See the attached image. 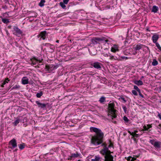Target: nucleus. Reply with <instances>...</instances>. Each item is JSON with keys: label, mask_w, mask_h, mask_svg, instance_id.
<instances>
[{"label": "nucleus", "mask_w": 161, "mask_h": 161, "mask_svg": "<svg viewBox=\"0 0 161 161\" xmlns=\"http://www.w3.org/2000/svg\"><path fill=\"white\" fill-rule=\"evenodd\" d=\"M114 106L115 104L114 102L111 103H110L108 104V112L113 115L111 116L112 119L113 118H115L117 117V115L115 114L116 110L114 109Z\"/></svg>", "instance_id": "nucleus-3"}, {"label": "nucleus", "mask_w": 161, "mask_h": 161, "mask_svg": "<svg viewBox=\"0 0 161 161\" xmlns=\"http://www.w3.org/2000/svg\"><path fill=\"white\" fill-rule=\"evenodd\" d=\"M69 0H63V3L65 4H67Z\"/></svg>", "instance_id": "nucleus-42"}, {"label": "nucleus", "mask_w": 161, "mask_h": 161, "mask_svg": "<svg viewBox=\"0 0 161 161\" xmlns=\"http://www.w3.org/2000/svg\"><path fill=\"white\" fill-rule=\"evenodd\" d=\"M18 146L19 148L21 150L23 149L25 147V144L24 143L20 144L18 145Z\"/></svg>", "instance_id": "nucleus-29"}, {"label": "nucleus", "mask_w": 161, "mask_h": 161, "mask_svg": "<svg viewBox=\"0 0 161 161\" xmlns=\"http://www.w3.org/2000/svg\"><path fill=\"white\" fill-rule=\"evenodd\" d=\"M79 156V154L77 152H76V153L71 154L70 157L72 158H76L78 157Z\"/></svg>", "instance_id": "nucleus-21"}, {"label": "nucleus", "mask_w": 161, "mask_h": 161, "mask_svg": "<svg viewBox=\"0 0 161 161\" xmlns=\"http://www.w3.org/2000/svg\"><path fill=\"white\" fill-rule=\"evenodd\" d=\"M45 2V0H41L39 4V5L41 7H43L44 6V3Z\"/></svg>", "instance_id": "nucleus-23"}, {"label": "nucleus", "mask_w": 161, "mask_h": 161, "mask_svg": "<svg viewBox=\"0 0 161 161\" xmlns=\"http://www.w3.org/2000/svg\"><path fill=\"white\" fill-rule=\"evenodd\" d=\"M137 53V52H136L135 51V53H133V55H136V54Z\"/></svg>", "instance_id": "nucleus-63"}, {"label": "nucleus", "mask_w": 161, "mask_h": 161, "mask_svg": "<svg viewBox=\"0 0 161 161\" xmlns=\"http://www.w3.org/2000/svg\"><path fill=\"white\" fill-rule=\"evenodd\" d=\"M58 67V65H54L53 64H49V65H46L45 68L48 70L49 71L56 69Z\"/></svg>", "instance_id": "nucleus-6"}, {"label": "nucleus", "mask_w": 161, "mask_h": 161, "mask_svg": "<svg viewBox=\"0 0 161 161\" xmlns=\"http://www.w3.org/2000/svg\"><path fill=\"white\" fill-rule=\"evenodd\" d=\"M138 92L139 96L142 97L143 98L144 96L141 93L140 90L139 91H138Z\"/></svg>", "instance_id": "nucleus-38"}, {"label": "nucleus", "mask_w": 161, "mask_h": 161, "mask_svg": "<svg viewBox=\"0 0 161 161\" xmlns=\"http://www.w3.org/2000/svg\"><path fill=\"white\" fill-rule=\"evenodd\" d=\"M46 32L45 31L41 32L38 35V36L41 37L40 39L42 38L43 40H44L46 38Z\"/></svg>", "instance_id": "nucleus-12"}, {"label": "nucleus", "mask_w": 161, "mask_h": 161, "mask_svg": "<svg viewBox=\"0 0 161 161\" xmlns=\"http://www.w3.org/2000/svg\"><path fill=\"white\" fill-rule=\"evenodd\" d=\"M159 38V35L157 34L154 35L152 37V39L153 43H156Z\"/></svg>", "instance_id": "nucleus-11"}, {"label": "nucleus", "mask_w": 161, "mask_h": 161, "mask_svg": "<svg viewBox=\"0 0 161 161\" xmlns=\"http://www.w3.org/2000/svg\"><path fill=\"white\" fill-rule=\"evenodd\" d=\"M158 7L156 6H153L152 10V12H153L154 13H156L157 11L158 10Z\"/></svg>", "instance_id": "nucleus-18"}, {"label": "nucleus", "mask_w": 161, "mask_h": 161, "mask_svg": "<svg viewBox=\"0 0 161 161\" xmlns=\"http://www.w3.org/2000/svg\"><path fill=\"white\" fill-rule=\"evenodd\" d=\"M65 4L63 2H61L59 4L60 6L63 8H65L66 6L64 4Z\"/></svg>", "instance_id": "nucleus-30"}, {"label": "nucleus", "mask_w": 161, "mask_h": 161, "mask_svg": "<svg viewBox=\"0 0 161 161\" xmlns=\"http://www.w3.org/2000/svg\"><path fill=\"white\" fill-rule=\"evenodd\" d=\"M132 93L135 96H137L138 95L136 91L135 90H132Z\"/></svg>", "instance_id": "nucleus-33"}, {"label": "nucleus", "mask_w": 161, "mask_h": 161, "mask_svg": "<svg viewBox=\"0 0 161 161\" xmlns=\"http://www.w3.org/2000/svg\"><path fill=\"white\" fill-rule=\"evenodd\" d=\"M149 142L153 146L154 143L155 142L154 140H150Z\"/></svg>", "instance_id": "nucleus-36"}, {"label": "nucleus", "mask_w": 161, "mask_h": 161, "mask_svg": "<svg viewBox=\"0 0 161 161\" xmlns=\"http://www.w3.org/2000/svg\"><path fill=\"white\" fill-rule=\"evenodd\" d=\"M123 108L124 110V111L125 112L126 111L127 108L126 106H124L123 107Z\"/></svg>", "instance_id": "nucleus-46"}, {"label": "nucleus", "mask_w": 161, "mask_h": 161, "mask_svg": "<svg viewBox=\"0 0 161 161\" xmlns=\"http://www.w3.org/2000/svg\"><path fill=\"white\" fill-rule=\"evenodd\" d=\"M42 60H38L35 57H34L31 59V64L33 65L36 64L39 62L40 63H42Z\"/></svg>", "instance_id": "nucleus-7"}, {"label": "nucleus", "mask_w": 161, "mask_h": 161, "mask_svg": "<svg viewBox=\"0 0 161 161\" xmlns=\"http://www.w3.org/2000/svg\"><path fill=\"white\" fill-rule=\"evenodd\" d=\"M113 144L112 143H110V144L108 146V148H110L111 147H113Z\"/></svg>", "instance_id": "nucleus-48"}, {"label": "nucleus", "mask_w": 161, "mask_h": 161, "mask_svg": "<svg viewBox=\"0 0 161 161\" xmlns=\"http://www.w3.org/2000/svg\"><path fill=\"white\" fill-rule=\"evenodd\" d=\"M144 77L143 76H142L141 78V80H142V79L144 78Z\"/></svg>", "instance_id": "nucleus-64"}, {"label": "nucleus", "mask_w": 161, "mask_h": 161, "mask_svg": "<svg viewBox=\"0 0 161 161\" xmlns=\"http://www.w3.org/2000/svg\"><path fill=\"white\" fill-rule=\"evenodd\" d=\"M134 88L137 92L139 91L140 90V89L138 88V87L135 85L134 86Z\"/></svg>", "instance_id": "nucleus-35"}, {"label": "nucleus", "mask_w": 161, "mask_h": 161, "mask_svg": "<svg viewBox=\"0 0 161 161\" xmlns=\"http://www.w3.org/2000/svg\"><path fill=\"white\" fill-rule=\"evenodd\" d=\"M156 44V46L158 48L159 50H161V47H160L159 44L157 42L155 43Z\"/></svg>", "instance_id": "nucleus-32"}, {"label": "nucleus", "mask_w": 161, "mask_h": 161, "mask_svg": "<svg viewBox=\"0 0 161 161\" xmlns=\"http://www.w3.org/2000/svg\"><path fill=\"white\" fill-rule=\"evenodd\" d=\"M0 18H1L2 21L4 23L7 24L9 22L8 19L6 18H3L2 16H0Z\"/></svg>", "instance_id": "nucleus-16"}, {"label": "nucleus", "mask_w": 161, "mask_h": 161, "mask_svg": "<svg viewBox=\"0 0 161 161\" xmlns=\"http://www.w3.org/2000/svg\"><path fill=\"white\" fill-rule=\"evenodd\" d=\"M108 40L106 39V38L105 37H102L101 38L95 37L91 40V42L92 44L95 45L97 44H103L105 45Z\"/></svg>", "instance_id": "nucleus-2"}, {"label": "nucleus", "mask_w": 161, "mask_h": 161, "mask_svg": "<svg viewBox=\"0 0 161 161\" xmlns=\"http://www.w3.org/2000/svg\"><path fill=\"white\" fill-rule=\"evenodd\" d=\"M5 80H6L7 81H9V80L8 78H7L5 79Z\"/></svg>", "instance_id": "nucleus-59"}, {"label": "nucleus", "mask_w": 161, "mask_h": 161, "mask_svg": "<svg viewBox=\"0 0 161 161\" xmlns=\"http://www.w3.org/2000/svg\"><path fill=\"white\" fill-rule=\"evenodd\" d=\"M13 29L14 31H15V32L14 33V34L17 36H19V35H21L22 33V32L21 30L17 26H14L13 27Z\"/></svg>", "instance_id": "nucleus-5"}, {"label": "nucleus", "mask_w": 161, "mask_h": 161, "mask_svg": "<svg viewBox=\"0 0 161 161\" xmlns=\"http://www.w3.org/2000/svg\"><path fill=\"white\" fill-rule=\"evenodd\" d=\"M65 14H65V13H63V14H60L59 15V16H60V17H61V16H63V15H65Z\"/></svg>", "instance_id": "nucleus-57"}, {"label": "nucleus", "mask_w": 161, "mask_h": 161, "mask_svg": "<svg viewBox=\"0 0 161 161\" xmlns=\"http://www.w3.org/2000/svg\"><path fill=\"white\" fill-rule=\"evenodd\" d=\"M9 145L12 146V147H9V148L13 149L17 147L16 140L14 138L13 139L9 142Z\"/></svg>", "instance_id": "nucleus-4"}, {"label": "nucleus", "mask_w": 161, "mask_h": 161, "mask_svg": "<svg viewBox=\"0 0 161 161\" xmlns=\"http://www.w3.org/2000/svg\"><path fill=\"white\" fill-rule=\"evenodd\" d=\"M28 80V79L26 77H23L22 79V83L24 85L27 84L29 82Z\"/></svg>", "instance_id": "nucleus-15"}, {"label": "nucleus", "mask_w": 161, "mask_h": 161, "mask_svg": "<svg viewBox=\"0 0 161 161\" xmlns=\"http://www.w3.org/2000/svg\"><path fill=\"white\" fill-rule=\"evenodd\" d=\"M72 158H71L70 157V156L68 158H67V159L68 160H71L72 159Z\"/></svg>", "instance_id": "nucleus-58"}, {"label": "nucleus", "mask_w": 161, "mask_h": 161, "mask_svg": "<svg viewBox=\"0 0 161 161\" xmlns=\"http://www.w3.org/2000/svg\"><path fill=\"white\" fill-rule=\"evenodd\" d=\"M146 31H150V30H149V29L148 28H146Z\"/></svg>", "instance_id": "nucleus-62"}, {"label": "nucleus", "mask_w": 161, "mask_h": 161, "mask_svg": "<svg viewBox=\"0 0 161 161\" xmlns=\"http://www.w3.org/2000/svg\"><path fill=\"white\" fill-rule=\"evenodd\" d=\"M161 142H155L154 144V147L156 149L160 148L161 147Z\"/></svg>", "instance_id": "nucleus-13"}, {"label": "nucleus", "mask_w": 161, "mask_h": 161, "mask_svg": "<svg viewBox=\"0 0 161 161\" xmlns=\"http://www.w3.org/2000/svg\"><path fill=\"white\" fill-rule=\"evenodd\" d=\"M159 61L161 63V56L159 57L158 58Z\"/></svg>", "instance_id": "nucleus-56"}, {"label": "nucleus", "mask_w": 161, "mask_h": 161, "mask_svg": "<svg viewBox=\"0 0 161 161\" xmlns=\"http://www.w3.org/2000/svg\"><path fill=\"white\" fill-rule=\"evenodd\" d=\"M123 119L126 123H128L129 121V119L128 118L125 116H124L123 117Z\"/></svg>", "instance_id": "nucleus-31"}, {"label": "nucleus", "mask_w": 161, "mask_h": 161, "mask_svg": "<svg viewBox=\"0 0 161 161\" xmlns=\"http://www.w3.org/2000/svg\"><path fill=\"white\" fill-rule=\"evenodd\" d=\"M134 83L138 86H141L143 84L142 82L140 80H135L134 81Z\"/></svg>", "instance_id": "nucleus-17"}, {"label": "nucleus", "mask_w": 161, "mask_h": 161, "mask_svg": "<svg viewBox=\"0 0 161 161\" xmlns=\"http://www.w3.org/2000/svg\"><path fill=\"white\" fill-rule=\"evenodd\" d=\"M158 62L155 59H153V62L152 63V65L153 66H156L158 65Z\"/></svg>", "instance_id": "nucleus-24"}, {"label": "nucleus", "mask_w": 161, "mask_h": 161, "mask_svg": "<svg viewBox=\"0 0 161 161\" xmlns=\"http://www.w3.org/2000/svg\"><path fill=\"white\" fill-rule=\"evenodd\" d=\"M131 158H132V157H131V156H129V157H128L126 159L127 160H128V161H130L131 160Z\"/></svg>", "instance_id": "nucleus-44"}, {"label": "nucleus", "mask_w": 161, "mask_h": 161, "mask_svg": "<svg viewBox=\"0 0 161 161\" xmlns=\"http://www.w3.org/2000/svg\"><path fill=\"white\" fill-rule=\"evenodd\" d=\"M118 51V47L117 45H114V47H112L111 48V52L115 53L116 51Z\"/></svg>", "instance_id": "nucleus-20"}, {"label": "nucleus", "mask_w": 161, "mask_h": 161, "mask_svg": "<svg viewBox=\"0 0 161 161\" xmlns=\"http://www.w3.org/2000/svg\"><path fill=\"white\" fill-rule=\"evenodd\" d=\"M2 8H3L5 9H7L8 8V7L6 5H3L2 6Z\"/></svg>", "instance_id": "nucleus-41"}, {"label": "nucleus", "mask_w": 161, "mask_h": 161, "mask_svg": "<svg viewBox=\"0 0 161 161\" xmlns=\"http://www.w3.org/2000/svg\"><path fill=\"white\" fill-rule=\"evenodd\" d=\"M10 13V12H6L5 13H4V14H7L8 17H10L11 16H9V13Z\"/></svg>", "instance_id": "nucleus-47"}, {"label": "nucleus", "mask_w": 161, "mask_h": 161, "mask_svg": "<svg viewBox=\"0 0 161 161\" xmlns=\"http://www.w3.org/2000/svg\"><path fill=\"white\" fill-rule=\"evenodd\" d=\"M49 48L53 50L55 49V47H54L52 45H51L50 46Z\"/></svg>", "instance_id": "nucleus-39"}, {"label": "nucleus", "mask_w": 161, "mask_h": 161, "mask_svg": "<svg viewBox=\"0 0 161 161\" xmlns=\"http://www.w3.org/2000/svg\"><path fill=\"white\" fill-rule=\"evenodd\" d=\"M20 120L19 118H17V119L14 121L13 123V124L14 126H16L18 124Z\"/></svg>", "instance_id": "nucleus-26"}, {"label": "nucleus", "mask_w": 161, "mask_h": 161, "mask_svg": "<svg viewBox=\"0 0 161 161\" xmlns=\"http://www.w3.org/2000/svg\"><path fill=\"white\" fill-rule=\"evenodd\" d=\"M136 159V158H135L134 157L132 158L130 161H134Z\"/></svg>", "instance_id": "nucleus-53"}, {"label": "nucleus", "mask_w": 161, "mask_h": 161, "mask_svg": "<svg viewBox=\"0 0 161 161\" xmlns=\"http://www.w3.org/2000/svg\"><path fill=\"white\" fill-rule=\"evenodd\" d=\"M43 93L42 91H40L39 93L36 94V96L38 98H40L42 95Z\"/></svg>", "instance_id": "nucleus-25"}, {"label": "nucleus", "mask_w": 161, "mask_h": 161, "mask_svg": "<svg viewBox=\"0 0 161 161\" xmlns=\"http://www.w3.org/2000/svg\"><path fill=\"white\" fill-rule=\"evenodd\" d=\"M36 103L38 106L39 108H41L44 109L46 107L47 104L45 103H40L39 101H36Z\"/></svg>", "instance_id": "nucleus-10"}, {"label": "nucleus", "mask_w": 161, "mask_h": 161, "mask_svg": "<svg viewBox=\"0 0 161 161\" xmlns=\"http://www.w3.org/2000/svg\"><path fill=\"white\" fill-rule=\"evenodd\" d=\"M158 116L161 120V114H160L159 113H158Z\"/></svg>", "instance_id": "nucleus-54"}, {"label": "nucleus", "mask_w": 161, "mask_h": 161, "mask_svg": "<svg viewBox=\"0 0 161 161\" xmlns=\"http://www.w3.org/2000/svg\"><path fill=\"white\" fill-rule=\"evenodd\" d=\"M122 99L124 103H125L126 102V100L125 99V98L123 97H120L119 98V99L120 100V99Z\"/></svg>", "instance_id": "nucleus-37"}, {"label": "nucleus", "mask_w": 161, "mask_h": 161, "mask_svg": "<svg viewBox=\"0 0 161 161\" xmlns=\"http://www.w3.org/2000/svg\"><path fill=\"white\" fill-rule=\"evenodd\" d=\"M20 87V86L19 85H15V86L13 87L11 89V90H13L14 89H19Z\"/></svg>", "instance_id": "nucleus-27"}, {"label": "nucleus", "mask_w": 161, "mask_h": 161, "mask_svg": "<svg viewBox=\"0 0 161 161\" xmlns=\"http://www.w3.org/2000/svg\"><path fill=\"white\" fill-rule=\"evenodd\" d=\"M11 27H12V26L11 25H9L8 26V28L9 29H11Z\"/></svg>", "instance_id": "nucleus-60"}, {"label": "nucleus", "mask_w": 161, "mask_h": 161, "mask_svg": "<svg viewBox=\"0 0 161 161\" xmlns=\"http://www.w3.org/2000/svg\"><path fill=\"white\" fill-rule=\"evenodd\" d=\"M104 161H114V157L112 155H109V156L105 158Z\"/></svg>", "instance_id": "nucleus-14"}, {"label": "nucleus", "mask_w": 161, "mask_h": 161, "mask_svg": "<svg viewBox=\"0 0 161 161\" xmlns=\"http://www.w3.org/2000/svg\"><path fill=\"white\" fill-rule=\"evenodd\" d=\"M100 158L99 157L95 156L94 159H92L91 161H99Z\"/></svg>", "instance_id": "nucleus-28"}, {"label": "nucleus", "mask_w": 161, "mask_h": 161, "mask_svg": "<svg viewBox=\"0 0 161 161\" xmlns=\"http://www.w3.org/2000/svg\"><path fill=\"white\" fill-rule=\"evenodd\" d=\"M121 58L123 59H128V58L126 57L121 56Z\"/></svg>", "instance_id": "nucleus-45"}, {"label": "nucleus", "mask_w": 161, "mask_h": 161, "mask_svg": "<svg viewBox=\"0 0 161 161\" xmlns=\"http://www.w3.org/2000/svg\"><path fill=\"white\" fill-rule=\"evenodd\" d=\"M109 57H110V59L111 60H116L117 58V57H116L114 56L113 55H112L111 54L109 53Z\"/></svg>", "instance_id": "nucleus-22"}, {"label": "nucleus", "mask_w": 161, "mask_h": 161, "mask_svg": "<svg viewBox=\"0 0 161 161\" xmlns=\"http://www.w3.org/2000/svg\"><path fill=\"white\" fill-rule=\"evenodd\" d=\"M8 81H7L6 80H5L3 82V85H5L7 83H8Z\"/></svg>", "instance_id": "nucleus-55"}, {"label": "nucleus", "mask_w": 161, "mask_h": 161, "mask_svg": "<svg viewBox=\"0 0 161 161\" xmlns=\"http://www.w3.org/2000/svg\"><path fill=\"white\" fill-rule=\"evenodd\" d=\"M90 130L96 133V135L93 136L91 139V143L94 145L97 146L101 143V146L103 147V148L100 151V153L104 157L106 158L111 155V153H113L108 148L107 144L106 143H103L104 137V133L102 130L97 128L91 127Z\"/></svg>", "instance_id": "nucleus-1"}, {"label": "nucleus", "mask_w": 161, "mask_h": 161, "mask_svg": "<svg viewBox=\"0 0 161 161\" xmlns=\"http://www.w3.org/2000/svg\"><path fill=\"white\" fill-rule=\"evenodd\" d=\"M133 138L135 142L137 143V139L135 137H133Z\"/></svg>", "instance_id": "nucleus-50"}, {"label": "nucleus", "mask_w": 161, "mask_h": 161, "mask_svg": "<svg viewBox=\"0 0 161 161\" xmlns=\"http://www.w3.org/2000/svg\"><path fill=\"white\" fill-rule=\"evenodd\" d=\"M4 2H5V3H8L9 4H10L8 0H4Z\"/></svg>", "instance_id": "nucleus-52"}, {"label": "nucleus", "mask_w": 161, "mask_h": 161, "mask_svg": "<svg viewBox=\"0 0 161 161\" xmlns=\"http://www.w3.org/2000/svg\"><path fill=\"white\" fill-rule=\"evenodd\" d=\"M147 126L148 127V128L149 129L150 128H152V125L148 124L147 125Z\"/></svg>", "instance_id": "nucleus-49"}, {"label": "nucleus", "mask_w": 161, "mask_h": 161, "mask_svg": "<svg viewBox=\"0 0 161 161\" xmlns=\"http://www.w3.org/2000/svg\"><path fill=\"white\" fill-rule=\"evenodd\" d=\"M138 132V131L137 130H135L134 131V132H133V133H135L136 134Z\"/></svg>", "instance_id": "nucleus-61"}, {"label": "nucleus", "mask_w": 161, "mask_h": 161, "mask_svg": "<svg viewBox=\"0 0 161 161\" xmlns=\"http://www.w3.org/2000/svg\"><path fill=\"white\" fill-rule=\"evenodd\" d=\"M99 101L100 103L104 104L103 103L106 102V98L103 96H102L100 98Z\"/></svg>", "instance_id": "nucleus-19"}, {"label": "nucleus", "mask_w": 161, "mask_h": 161, "mask_svg": "<svg viewBox=\"0 0 161 161\" xmlns=\"http://www.w3.org/2000/svg\"><path fill=\"white\" fill-rule=\"evenodd\" d=\"M101 64L100 63L96 62L93 63H91V65L93 66L95 68L100 69L101 68Z\"/></svg>", "instance_id": "nucleus-9"}, {"label": "nucleus", "mask_w": 161, "mask_h": 161, "mask_svg": "<svg viewBox=\"0 0 161 161\" xmlns=\"http://www.w3.org/2000/svg\"><path fill=\"white\" fill-rule=\"evenodd\" d=\"M143 130H148V129L147 128L146 126L145 125L143 127Z\"/></svg>", "instance_id": "nucleus-43"}, {"label": "nucleus", "mask_w": 161, "mask_h": 161, "mask_svg": "<svg viewBox=\"0 0 161 161\" xmlns=\"http://www.w3.org/2000/svg\"><path fill=\"white\" fill-rule=\"evenodd\" d=\"M51 44L49 43H46L45 44V46H46L47 47H50V46Z\"/></svg>", "instance_id": "nucleus-40"}, {"label": "nucleus", "mask_w": 161, "mask_h": 161, "mask_svg": "<svg viewBox=\"0 0 161 161\" xmlns=\"http://www.w3.org/2000/svg\"><path fill=\"white\" fill-rule=\"evenodd\" d=\"M145 47H147V48H148V47H146L143 44H139L136 45L134 47V50L136 51L137 50H139L140 49L142 48H144Z\"/></svg>", "instance_id": "nucleus-8"}, {"label": "nucleus", "mask_w": 161, "mask_h": 161, "mask_svg": "<svg viewBox=\"0 0 161 161\" xmlns=\"http://www.w3.org/2000/svg\"><path fill=\"white\" fill-rule=\"evenodd\" d=\"M139 135L138 134H136L135 133H134L132 138L133 137H139Z\"/></svg>", "instance_id": "nucleus-34"}, {"label": "nucleus", "mask_w": 161, "mask_h": 161, "mask_svg": "<svg viewBox=\"0 0 161 161\" xmlns=\"http://www.w3.org/2000/svg\"><path fill=\"white\" fill-rule=\"evenodd\" d=\"M128 132L129 134H130V135H131L132 136L133 135V133H134L133 132H131L130 131H129V130H128Z\"/></svg>", "instance_id": "nucleus-51"}]
</instances>
